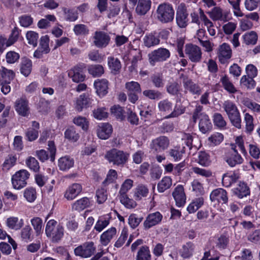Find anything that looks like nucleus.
Instances as JSON below:
<instances>
[{"label":"nucleus","instance_id":"1","mask_svg":"<svg viewBox=\"0 0 260 260\" xmlns=\"http://www.w3.org/2000/svg\"><path fill=\"white\" fill-rule=\"evenodd\" d=\"M182 145H178L170 149L169 155L175 161H178L182 159L183 155L186 151V148L184 143L190 149L192 145L193 137L189 134H184L181 139Z\"/></svg>","mask_w":260,"mask_h":260},{"label":"nucleus","instance_id":"2","mask_svg":"<svg viewBox=\"0 0 260 260\" xmlns=\"http://www.w3.org/2000/svg\"><path fill=\"white\" fill-rule=\"evenodd\" d=\"M175 16V10L172 5L168 3L159 4L156 10L157 20L162 23L173 21Z\"/></svg>","mask_w":260,"mask_h":260},{"label":"nucleus","instance_id":"3","mask_svg":"<svg viewBox=\"0 0 260 260\" xmlns=\"http://www.w3.org/2000/svg\"><path fill=\"white\" fill-rule=\"evenodd\" d=\"M45 233L48 237L51 238L52 241L58 242L62 238L64 234L63 226L54 219L49 220L46 225Z\"/></svg>","mask_w":260,"mask_h":260},{"label":"nucleus","instance_id":"4","mask_svg":"<svg viewBox=\"0 0 260 260\" xmlns=\"http://www.w3.org/2000/svg\"><path fill=\"white\" fill-rule=\"evenodd\" d=\"M129 154L123 151L117 149H112L108 151L105 158L110 163L118 166H123L127 161Z\"/></svg>","mask_w":260,"mask_h":260},{"label":"nucleus","instance_id":"5","mask_svg":"<svg viewBox=\"0 0 260 260\" xmlns=\"http://www.w3.org/2000/svg\"><path fill=\"white\" fill-rule=\"evenodd\" d=\"M30 176L29 173L26 170H20L16 172L11 178L13 187L19 190L24 187L27 184V180Z\"/></svg>","mask_w":260,"mask_h":260},{"label":"nucleus","instance_id":"6","mask_svg":"<svg viewBox=\"0 0 260 260\" xmlns=\"http://www.w3.org/2000/svg\"><path fill=\"white\" fill-rule=\"evenodd\" d=\"M95 251L96 246L92 241L85 242L74 249L75 254L83 258L90 257Z\"/></svg>","mask_w":260,"mask_h":260},{"label":"nucleus","instance_id":"7","mask_svg":"<svg viewBox=\"0 0 260 260\" xmlns=\"http://www.w3.org/2000/svg\"><path fill=\"white\" fill-rule=\"evenodd\" d=\"M170 51L164 48H159L154 50L149 54V60L151 65L154 66L157 62H163L170 57Z\"/></svg>","mask_w":260,"mask_h":260},{"label":"nucleus","instance_id":"8","mask_svg":"<svg viewBox=\"0 0 260 260\" xmlns=\"http://www.w3.org/2000/svg\"><path fill=\"white\" fill-rule=\"evenodd\" d=\"M85 68V64L84 63H78L69 70L68 76L74 82H82L86 78V76L83 73Z\"/></svg>","mask_w":260,"mask_h":260},{"label":"nucleus","instance_id":"9","mask_svg":"<svg viewBox=\"0 0 260 260\" xmlns=\"http://www.w3.org/2000/svg\"><path fill=\"white\" fill-rule=\"evenodd\" d=\"M185 52L187 56L193 62L200 61L202 58V50L200 47L192 44L185 45Z\"/></svg>","mask_w":260,"mask_h":260},{"label":"nucleus","instance_id":"10","mask_svg":"<svg viewBox=\"0 0 260 260\" xmlns=\"http://www.w3.org/2000/svg\"><path fill=\"white\" fill-rule=\"evenodd\" d=\"M188 13L186 8L183 3L179 5L176 13V22L181 28L185 27L188 24Z\"/></svg>","mask_w":260,"mask_h":260},{"label":"nucleus","instance_id":"11","mask_svg":"<svg viewBox=\"0 0 260 260\" xmlns=\"http://www.w3.org/2000/svg\"><path fill=\"white\" fill-rule=\"evenodd\" d=\"M232 152H229L226 156L225 160L231 167H234L237 165H241L244 162V159L238 153L234 145H231Z\"/></svg>","mask_w":260,"mask_h":260},{"label":"nucleus","instance_id":"12","mask_svg":"<svg viewBox=\"0 0 260 260\" xmlns=\"http://www.w3.org/2000/svg\"><path fill=\"white\" fill-rule=\"evenodd\" d=\"M82 186L78 183L69 185L66 190L63 197L68 201H72L76 198L82 191Z\"/></svg>","mask_w":260,"mask_h":260},{"label":"nucleus","instance_id":"13","mask_svg":"<svg viewBox=\"0 0 260 260\" xmlns=\"http://www.w3.org/2000/svg\"><path fill=\"white\" fill-rule=\"evenodd\" d=\"M96 132L99 138L102 140H107L111 137L113 132V127L108 123L102 122L97 125Z\"/></svg>","mask_w":260,"mask_h":260},{"label":"nucleus","instance_id":"14","mask_svg":"<svg viewBox=\"0 0 260 260\" xmlns=\"http://www.w3.org/2000/svg\"><path fill=\"white\" fill-rule=\"evenodd\" d=\"M170 144L169 139L166 136H160L153 140L151 147L157 152H160L167 149Z\"/></svg>","mask_w":260,"mask_h":260},{"label":"nucleus","instance_id":"15","mask_svg":"<svg viewBox=\"0 0 260 260\" xmlns=\"http://www.w3.org/2000/svg\"><path fill=\"white\" fill-rule=\"evenodd\" d=\"M172 196L176 202V205L178 207L184 206L186 203V197L184 189L182 185H178L174 189Z\"/></svg>","mask_w":260,"mask_h":260},{"label":"nucleus","instance_id":"16","mask_svg":"<svg viewBox=\"0 0 260 260\" xmlns=\"http://www.w3.org/2000/svg\"><path fill=\"white\" fill-rule=\"evenodd\" d=\"M93 44L98 48L106 47L109 43L110 38L105 32L96 31L93 36Z\"/></svg>","mask_w":260,"mask_h":260},{"label":"nucleus","instance_id":"17","mask_svg":"<svg viewBox=\"0 0 260 260\" xmlns=\"http://www.w3.org/2000/svg\"><path fill=\"white\" fill-rule=\"evenodd\" d=\"M210 199L212 202H217L222 204H227L228 202V193L221 188H216L211 192Z\"/></svg>","mask_w":260,"mask_h":260},{"label":"nucleus","instance_id":"18","mask_svg":"<svg viewBox=\"0 0 260 260\" xmlns=\"http://www.w3.org/2000/svg\"><path fill=\"white\" fill-rule=\"evenodd\" d=\"M162 218V215L158 211L148 214L144 222L145 229H149L153 226L159 224Z\"/></svg>","mask_w":260,"mask_h":260},{"label":"nucleus","instance_id":"19","mask_svg":"<svg viewBox=\"0 0 260 260\" xmlns=\"http://www.w3.org/2000/svg\"><path fill=\"white\" fill-rule=\"evenodd\" d=\"M117 229L115 227H111L100 236V242L102 246H107L117 235Z\"/></svg>","mask_w":260,"mask_h":260},{"label":"nucleus","instance_id":"20","mask_svg":"<svg viewBox=\"0 0 260 260\" xmlns=\"http://www.w3.org/2000/svg\"><path fill=\"white\" fill-rule=\"evenodd\" d=\"M109 82L105 79H98L94 82V87L96 94L100 97H103L108 92Z\"/></svg>","mask_w":260,"mask_h":260},{"label":"nucleus","instance_id":"21","mask_svg":"<svg viewBox=\"0 0 260 260\" xmlns=\"http://www.w3.org/2000/svg\"><path fill=\"white\" fill-rule=\"evenodd\" d=\"M92 101L93 100L88 95L82 94L76 99L74 108L76 111L81 112L83 109L88 107Z\"/></svg>","mask_w":260,"mask_h":260},{"label":"nucleus","instance_id":"22","mask_svg":"<svg viewBox=\"0 0 260 260\" xmlns=\"http://www.w3.org/2000/svg\"><path fill=\"white\" fill-rule=\"evenodd\" d=\"M15 108L16 112L22 116H27L29 113L28 101L23 98L18 99L15 102Z\"/></svg>","mask_w":260,"mask_h":260},{"label":"nucleus","instance_id":"23","mask_svg":"<svg viewBox=\"0 0 260 260\" xmlns=\"http://www.w3.org/2000/svg\"><path fill=\"white\" fill-rule=\"evenodd\" d=\"M200 121L199 124L200 131L205 134L212 129V124L209 116L205 113H201L199 115Z\"/></svg>","mask_w":260,"mask_h":260},{"label":"nucleus","instance_id":"24","mask_svg":"<svg viewBox=\"0 0 260 260\" xmlns=\"http://www.w3.org/2000/svg\"><path fill=\"white\" fill-rule=\"evenodd\" d=\"M112 218L111 213H108L99 217L94 227V229L98 232H101L110 224Z\"/></svg>","mask_w":260,"mask_h":260},{"label":"nucleus","instance_id":"25","mask_svg":"<svg viewBox=\"0 0 260 260\" xmlns=\"http://www.w3.org/2000/svg\"><path fill=\"white\" fill-rule=\"evenodd\" d=\"M233 193L239 199H242L250 194V189L247 184L240 182L237 186L233 189Z\"/></svg>","mask_w":260,"mask_h":260},{"label":"nucleus","instance_id":"26","mask_svg":"<svg viewBox=\"0 0 260 260\" xmlns=\"http://www.w3.org/2000/svg\"><path fill=\"white\" fill-rule=\"evenodd\" d=\"M239 174L235 172H229L222 176V183L225 187H230L239 179Z\"/></svg>","mask_w":260,"mask_h":260},{"label":"nucleus","instance_id":"27","mask_svg":"<svg viewBox=\"0 0 260 260\" xmlns=\"http://www.w3.org/2000/svg\"><path fill=\"white\" fill-rule=\"evenodd\" d=\"M218 54L219 59L221 62L230 59L232 54V51L230 45L225 43L220 45Z\"/></svg>","mask_w":260,"mask_h":260},{"label":"nucleus","instance_id":"28","mask_svg":"<svg viewBox=\"0 0 260 260\" xmlns=\"http://www.w3.org/2000/svg\"><path fill=\"white\" fill-rule=\"evenodd\" d=\"M32 127L28 128L25 132V136L29 141H34L36 140L39 136V123L34 121L31 124Z\"/></svg>","mask_w":260,"mask_h":260},{"label":"nucleus","instance_id":"29","mask_svg":"<svg viewBox=\"0 0 260 260\" xmlns=\"http://www.w3.org/2000/svg\"><path fill=\"white\" fill-rule=\"evenodd\" d=\"M91 200L87 198L83 197L76 201L72 205V209L74 210L80 212L86 208L90 206Z\"/></svg>","mask_w":260,"mask_h":260},{"label":"nucleus","instance_id":"30","mask_svg":"<svg viewBox=\"0 0 260 260\" xmlns=\"http://www.w3.org/2000/svg\"><path fill=\"white\" fill-rule=\"evenodd\" d=\"M149 193V189L147 186L143 184L138 185L134 189V198L136 201H140L146 198Z\"/></svg>","mask_w":260,"mask_h":260},{"label":"nucleus","instance_id":"31","mask_svg":"<svg viewBox=\"0 0 260 260\" xmlns=\"http://www.w3.org/2000/svg\"><path fill=\"white\" fill-rule=\"evenodd\" d=\"M200 16L204 25L207 27L209 35L211 36H214L216 34V30L214 28V24L201 9H200Z\"/></svg>","mask_w":260,"mask_h":260},{"label":"nucleus","instance_id":"32","mask_svg":"<svg viewBox=\"0 0 260 260\" xmlns=\"http://www.w3.org/2000/svg\"><path fill=\"white\" fill-rule=\"evenodd\" d=\"M7 226L12 230L18 231L21 229L24 225L23 219H19L17 217H10L6 220Z\"/></svg>","mask_w":260,"mask_h":260},{"label":"nucleus","instance_id":"33","mask_svg":"<svg viewBox=\"0 0 260 260\" xmlns=\"http://www.w3.org/2000/svg\"><path fill=\"white\" fill-rule=\"evenodd\" d=\"M74 165V159L69 156H64L58 159V167L61 171H67L73 167Z\"/></svg>","mask_w":260,"mask_h":260},{"label":"nucleus","instance_id":"34","mask_svg":"<svg viewBox=\"0 0 260 260\" xmlns=\"http://www.w3.org/2000/svg\"><path fill=\"white\" fill-rule=\"evenodd\" d=\"M210 17L213 21L226 20V13L223 12L222 10L219 7H214L212 10L208 12Z\"/></svg>","mask_w":260,"mask_h":260},{"label":"nucleus","instance_id":"35","mask_svg":"<svg viewBox=\"0 0 260 260\" xmlns=\"http://www.w3.org/2000/svg\"><path fill=\"white\" fill-rule=\"evenodd\" d=\"M151 6V0H139L136 11L137 14L144 15L150 10Z\"/></svg>","mask_w":260,"mask_h":260},{"label":"nucleus","instance_id":"36","mask_svg":"<svg viewBox=\"0 0 260 260\" xmlns=\"http://www.w3.org/2000/svg\"><path fill=\"white\" fill-rule=\"evenodd\" d=\"M144 45L147 47H151L159 44L160 40L157 33L150 34L143 38Z\"/></svg>","mask_w":260,"mask_h":260},{"label":"nucleus","instance_id":"37","mask_svg":"<svg viewBox=\"0 0 260 260\" xmlns=\"http://www.w3.org/2000/svg\"><path fill=\"white\" fill-rule=\"evenodd\" d=\"M14 76L15 74L12 70H8L3 67L0 69V83H10Z\"/></svg>","mask_w":260,"mask_h":260},{"label":"nucleus","instance_id":"38","mask_svg":"<svg viewBox=\"0 0 260 260\" xmlns=\"http://www.w3.org/2000/svg\"><path fill=\"white\" fill-rule=\"evenodd\" d=\"M184 87L192 94H200L201 92L200 86L193 83L191 80L186 78L183 80Z\"/></svg>","mask_w":260,"mask_h":260},{"label":"nucleus","instance_id":"39","mask_svg":"<svg viewBox=\"0 0 260 260\" xmlns=\"http://www.w3.org/2000/svg\"><path fill=\"white\" fill-rule=\"evenodd\" d=\"M56 21V18L54 15H47L38 21L37 25L40 28H47L51 26V23Z\"/></svg>","mask_w":260,"mask_h":260},{"label":"nucleus","instance_id":"40","mask_svg":"<svg viewBox=\"0 0 260 260\" xmlns=\"http://www.w3.org/2000/svg\"><path fill=\"white\" fill-rule=\"evenodd\" d=\"M243 43L246 45H255L258 39V35L254 31H250L242 36Z\"/></svg>","mask_w":260,"mask_h":260},{"label":"nucleus","instance_id":"41","mask_svg":"<svg viewBox=\"0 0 260 260\" xmlns=\"http://www.w3.org/2000/svg\"><path fill=\"white\" fill-rule=\"evenodd\" d=\"M194 249L193 244L191 242H187L183 245L180 250V254L184 258H189L192 255Z\"/></svg>","mask_w":260,"mask_h":260},{"label":"nucleus","instance_id":"42","mask_svg":"<svg viewBox=\"0 0 260 260\" xmlns=\"http://www.w3.org/2000/svg\"><path fill=\"white\" fill-rule=\"evenodd\" d=\"M159 111L164 114H170L172 111L173 103L168 99L163 100L158 104Z\"/></svg>","mask_w":260,"mask_h":260},{"label":"nucleus","instance_id":"43","mask_svg":"<svg viewBox=\"0 0 260 260\" xmlns=\"http://www.w3.org/2000/svg\"><path fill=\"white\" fill-rule=\"evenodd\" d=\"M222 108L228 116L239 111L237 105L230 100L224 101Z\"/></svg>","mask_w":260,"mask_h":260},{"label":"nucleus","instance_id":"44","mask_svg":"<svg viewBox=\"0 0 260 260\" xmlns=\"http://www.w3.org/2000/svg\"><path fill=\"white\" fill-rule=\"evenodd\" d=\"M198 163L203 167H208L211 163L210 156L205 151H200L198 153Z\"/></svg>","mask_w":260,"mask_h":260},{"label":"nucleus","instance_id":"45","mask_svg":"<svg viewBox=\"0 0 260 260\" xmlns=\"http://www.w3.org/2000/svg\"><path fill=\"white\" fill-rule=\"evenodd\" d=\"M172 184V179L170 177L166 176L158 182L157 184V190L159 192H164L169 189Z\"/></svg>","mask_w":260,"mask_h":260},{"label":"nucleus","instance_id":"46","mask_svg":"<svg viewBox=\"0 0 260 260\" xmlns=\"http://www.w3.org/2000/svg\"><path fill=\"white\" fill-rule=\"evenodd\" d=\"M88 72L94 77L102 76L104 73L103 67L100 64H91L88 66Z\"/></svg>","mask_w":260,"mask_h":260},{"label":"nucleus","instance_id":"47","mask_svg":"<svg viewBox=\"0 0 260 260\" xmlns=\"http://www.w3.org/2000/svg\"><path fill=\"white\" fill-rule=\"evenodd\" d=\"M151 254L149 247L144 246L138 250L136 256V260H150Z\"/></svg>","mask_w":260,"mask_h":260},{"label":"nucleus","instance_id":"48","mask_svg":"<svg viewBox=\"0 0 260 260\" xmlns=\"http://www.w3.org/2000/svg\"><path fill=\"white\" fill-rule=\"evenodd\" d=\"M32 69V62L28 58H23L21 64L20 71L25 76H28Z\"/></svg>","mask_w":260,"mask_h":260},{"label":"nucleus","instance_id":"49","mask_svg":"<svg viewBox=\"0 0 260 260\" xmlns=\"http://www.w3.org/2000/svg\"><path fill=\"white\" fill-rule=\"evenodd\" d=\"M232 124L235 127L240 129L242 127V119L240 111L228 116Z\"/></svg>","mask_w":260,"mask_h":260},{"label":"nucleus","instance_id":"50","mask_svg":"<svg viewBox=\"0 0 260 260\" xmlns=\"http://www.w3.org/2000/svg\"><path fill=\"white\" fill-rule=\"evenodd\" d=\"M139 109H140V115L142 117L147 118L154 114L155 106L152 104L148 105L147 106L141 105Z\"/></svg>","mask_w":260,"mask_h":260},{"label":"nucleus","instance_id":"51","mask_svg":"<svg viewBox=\"0 0 260 260\" xmlns=\"http://www.w3.org/2000/svg\"><path fill=\"white\" fill-rule=\"evenodd\" d=\"M30 222L37 235H40L43 233V220L41 218L34 217L30 220Z\"/></svg>","mask_w":260,"mask_h":260},{"label":"nucleus","instance_id":"52","mask_svg":"<svg viewBox=\"0 0 260 260\" xmlns=\"http://www.w3.org/2000/svg\"><path fill=\"white\" fill-rule=\"evenodd\" d=\"M63 12L65 19L69 21H75L78 18V14L74 9L63 8Z\"/></svg>","mask_w":260,"mask_h":260},{"label":"nucleus","instance_id":"53","mask_svg":"<svg viewBox=\"0 0 260 260\" xmlns=\"http://www.w3.org/2000/svg\"><path fill=\"white\" fill-rule=\"evenodd\" d=\"M221 82L225 90L230 93H235L237 91L236 88L226 76L221 79Z\"/></svg>","mask_w":260,"mask_h":260},{"label":"nucleus","instance_id":"54","mask_svg":"<svg viewBox=\"0 0 260 260\" xmlns=\"http://www.w3.org/2000/svg\"><path fill=\"white\" fill-rule=\"evenodd\" d=\"M32 231L29 225H26L21 231V238L23 241L28 242L33 240Z\"/></svg>","mask_w":260,"mask_h":260},{"label":"nucleus","instance_id":"55","mask_svg":"<svg viewBox=\"0 0 260 260\" xmlns=\"http://www.w3.org/2000/svg\"><path fill=\"white\" fill-rule=\"evenodd\" d=\"M191 191L196 195H202L204 193L203 184L198 180L194 179L191 182Z\"/></svg>","mask_w":260,"mask_h":260},{"label":"nucleus","instance_id":"56","mask_svg":"<svg viewBox=\"0 0 260 260\" xmlns=\"http://www.w3.org/2000/svg\"><path fill=\"white\" fill-rule=\"evenodd\" d=\"M125 87L127 92L141 93L142 91L140 84L136 81H132L126 82Z\"/></svg>","mask_w":260,"mask_h":260},{"label":"nucleus","instance_id":"57","mask_svg":"<svg viewBox=\"0 0 260 260\" xmlns=\"http://www.w3.org/2000/svg\"><path fill=\"white\" fill-rule=\"evenodd\" d=\"M120 202L127 208H134L136 207L137 203L133 199H129L127 194L119 196Z\"/></svg>","mask_w":260,"mask_h":260},{"label":"nucleus","instance_id":"58","mask_svg":"<svg viewBox=\"0 0 260 260\" xmlns=\"http://www.w3.org/2000/svg\"><path fill=\"white\" fill-rule=\"evenodd\" d=\"M108 64L112 72H117L121 68V63L119 60L112 56L108 58Z\"/></svg>","mask_w":260,"mask_h":260},{"label":"nucleus","instance_id":"59","mask_svg":"<svg viewBox=\"0 0 260 260\" xmlns=\"http://www.w3.org/2000/svg\"><path fill=\"white\" fill-rule=\"evenodd\" d=\"M223 140V136L221 133H215L208 138V143L210 146L219 145Z\"/></svg>","mask_w":260,"mask_h":260},{"label":"nucleus","instance_id":"60","mask_svg":"<svg viewBox=\"0 0 260 260\" xmlns=\"http://www.w3.org/2000/svg\"><path fill=\"white\" fill-rule=\"evenodd\" d=\"M245 139L242 136H239L235 138V143L234 145V147H238L241 153L244 156H246L248 155L247 152L244 146Z\"/></svg>","mask_w":260,"mask_h":260},{"label":"nucleus","instance_id":"61","mask_svg":"<svg viewBox=\"0 0 260 260\" xmlns=\"http://www.w3.org/2000/svg\"><path fill=\"white\" fill-rule=\"evenodd\" d=\"M214 125L219 128H223L226 125V122L223 116L219 113H216L213 115Z\"/></svg>","mask_w":260,"mask_h":260},{"label":"nucleus","instance_id":"62","mask_svg":"<svg viewBox=\"0 0 260 260\" xmlns=\"http://www.w3.org/2000/svg\"><path fill=\"white\" fill-rule=\"evenodd\" d=\"M254 78L247 75H244L241 78L240 83L248 88H253L256 84L255 81L253 79Z\"/></svg>","mask_w":260,"mask_h":260},{"label":"nucleus","instance_id":"63","mask_svg":"<svg viewBox=\"0 0 260 260\" xmlns=\"http://www.w3.org/2000/svg\"><path fill=\"white\" fill-rule=\"evenodd\" d=\"M24 197L28 202H34L37 197L35 188L32 187L26 188L24 191Z\"/></svg>","mask_w":260,"mask_h":260},{"label":"nucleus","instance_id":"64","mask_svg":"<svg viewBox=\"0 0 260 260\" xmlns=\"http://www.w3.org/2000/svg\"><path fill=\"white\" fill-rule=\"evenodd\" d=\"M73 122L76 125L81 127L83 130H87L88 128L89 122L84 117L78 116L73 119Z\"/></svg>","mask_w":260,"mask_h":260}]
</instances>
